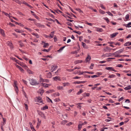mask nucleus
Wrapping results in <instances>:
<instances>
[{
  "mask_svg": "<svg viewBox=\"0 0 131 131\" xmlns=\"http://www.w3.org/2000/svg\"><path fill=\"white\" fill-rule=\"evenodd\" d=\"M30 84L32 85H36L39 84V83H38L36 81L33 79H31L30 80Z\"/></svg>",
  "mask_w": 131,
  "mask_h": 131,
  "instance_id": "obj_1",
  "label": "nucleus"
},
{
  "mask_svg": "<svg viewBox=\"0 0 131 131\" xmlns=\"http://www.w3.org/2000/svg\"><path fill=\"white\" fill-rule=\"evenodd\" d=\"M35 100L36 101L39 103H41L42 101L41 97L39 96L36 97L35 98Z\"/></svg>",
  "mask_w": 131,
  "mask_h": 131,
  "instance_id": "obj_2",
  "label": "nucleus"
},
{
  "mask_svg": "<svg viewBox=\"0 0 131 131\" xmlns=\"http://www.w3.org/2000/svg\"><path fill=\"white\" fill-rule=\"evenodd\" d=\"M112 49L110 48V47H106L103 49V51L105 52H110Z\"/></svg>",
  "mask_w": 131,
  "mask_h": 131,
  "instance_id": "obj_3",
  "label": "nucleus"
},
{
  "mask_svg": "<svg viewBox=\"0 0 131 131\" xmlns=\"http://www.w3.org/2000/svg\"><path fill=\"white\" fill-rule=\"evenodd\" d=\"M39 115L40 116L42 117L44 119H46V116L44 113L41 112H39L38 113Z\"/></svg>",
  "mask_w": 131,
  "mask_h": 131,
  "instance_id": "obj_4",
  "label": "nucleus"
},
{
  "mask_svg": "<svg viewBox=\"0 0 131 131\" xmlns=\"http://www.w3.org/2000/svg\"><path fill=\"white\" fill-rule=\"evenodd\" d=\"M105 69L109 71H112L114 72H116V71L114 70L113 68L111 67H106Z\"/></svg>",
  "mask_w": 131,
  "mask_h": 131,
  "instance_id": "obj_5",
  "label": "nucleus"
},
{
  "mask_svg": "<svg viewBox=\"0 0 131 131\" xmlns=\"http://www.w3.org/2000/svg\"><path fill=\"white\" fill-rule=\"evenodd\" d=\"M81 68V67H75L73 69H68L67 70L69 72H72L74 70L76 69H79Z\"/></svg>",
  "mask_w": 131,
  "mask_h": 131,
  "instance_id": "obj_6",
  "label": "nucleus"
},
{
  "mask_svg": "<svg viewBox=\"0 0 131 131\" xmlns=\"http://www.w3.org/2000/svg\"><path fill=\"white\" fill-rule=\"evenodd\" d=\"M91 59V57L89 54H88L87 55V57L85 59L86 62H87L89 61Z\"/></svg>",
  "mask_w": 131,
  "mask_h": 131,
  "instance_id": "obj_7",
  "label": "nucleus"
},
{
  "mask_svg": "<svg viewBox=\"0 0 131 131\" xmlns=\"http://www.w3.org/2000/svg\"><path fill=\"white\" fill-rule=\"evenodd\" d=\"M54 80L56 81H61L60 78L59 76H56V77L53 78Z\"/></svg>",
  "mask_w": 131,
  "mask_h": 131,
  "instance_id": "obj_8",
  "label": "nucleus"
},
{
  "mask_svg": "<svg viewBox=\"0 0 131 131\" xmlns=\"http://www.w3.org/2000/svg\"><path fill=\"white\" fill-rule=\"evenodd\" d=\"M118 34V32H116L115 33H114L113 34H111V38H113L114 37L116 36Z\"/></svg>",
  "mask_w": 131,
  "mask_h": 131,
  "instance_id": "obj_9",
  "label": "nucleus"
},
{
  "mask_svg": "<svg viewBox=\"0 0 131 131\" xmlns=\"http://www.w3.org/2000/svg\"><path fill=\"white\" fill-rule=\"evenodd\" d=\"M81 122L80 121L79 123V124L78 126V130H80L81 129V128H82V125L81 124Z\"/></svg>",
  "mask_w": 131,
  "mask_h": 131,
  "instance_id": "obj_10",
  "label": "nucleus"
},
{
  "mask_svg": "<svg viewBox=\"0 0 131 131\" xmlns=\"http://www.w3.org/2000/svg\"><path fill=\"white\" fill-rule=\"evenodd\" d=\"M42 43H44L43 46V48H46L47 46H48L49 45V44L48 43H46L45 42L42 41Z\"/></svg>",
  "mask_w": 131,
  "mask_h": 131,
  "instance_id": "obj_11",
  "label": "nucleus"
},
{
  "mask_svg": "<svg viewBox=\"0 0 131 131\" xmlns=\"http://www.w3.org/2000/svg\"><path fill=\"white\" fill-rule=\"evenodd\" d=\"M7 44L10 47V48H13L12 45V42L9 41H8L7 42Z\"/></svg>",
  "mask_w": 131,
  "mask_h": 131,
  "instance_id": "obj_12",
  "label": "nucleus"
},
{
  "mask_svg": "<svg viewBox=\"0 0 131 131\" xmlns=\"http://www.w3.org/2000/svg\"><path fill=\"white\" fill-rule=\"evenodd\" d=\"M52 76V74L50 72H49L47 74V78H51Z\"/></svg>",
  "mask_w": 131,
  "mask_h": 131,
  "instance_id": "obj_13",
  "label": "nucleus"
},
{
  "mask_svg": "<svg viewBox=\"0 0 131 131\" xmlns=\"http://www.w3.org/2000/svg\"><path fill=\"white\" fill-rule=\"evenodd\" d=\"M82 62V60H77L74 61V63L75 64H77L79 63H81Z\"/></svg>",
  "mask_w": 131,
  "mask_h": 131,
  "instance_id": "obj_14",
  "label": "nucleus"
},
{
  "mask_svg": "<svg viewBox=\"0 0 131 131\" xmlns=\"http://www.w3.org/2000/svg\"><path fill=\"white\" fill-rule=\"evenodd\" d=\"M130 45H131V42L129 41L126 42L124 45L125 46H129Z\"/></svg>",
  "mask_w": 131,
  "mask_h": 131,
  "instance_id": "obj_15",
  "label": "nucleus"
},
{
  "mask_svg": "<svg viewBox=\"0 0 131 131\" xmlns=\"http://www.w3.org/2000/svg\"><path fill=\"white\" fill-rule=\"evenodd\" d=\"M96 31H99L100 32H102L103 31V30L101 28H96Z\"/></svg>",
  "mask_w": 131,
  "mask_h": 131,
  "instance_id": "obj_16",
  "label": "nucleus"
},
{
  "mask_svg": "<svg viewBox=\"0 0 131 131\" xmlns=\"http://www.w3.org/2000/svg\"><path fill=\"white\" fill-rule=\"evenodd\" d=\"M54 34V31H53L51 32V33L49 34L50 36L49 37H51V38H52L53 37Z\"/></svg>",
  "mask_w": 131,
  "mask_h": 131,
  "instance_id": "obj_17",
  "label": "nucleus"
},
{
  "mask_svg": "<svg viewBox=\"0 0 131 131\" xmlns=\"http://www.w3.org/2000/svg\"><path fill=\"white\" fill-rule=\"evenodd\" d=\"M0 33L3 36H4L5 35L4 31L3 29H0Z\"/></svg>",
  "mask_w": 131,
  "mask_h": 131,
  "instance_id": "obj_18",
  "label": "nucleus"
},
{
  "mask_svg": "<svg viewBox=\"0 0 131 131\" xmlns=\"http://www.w3.org/2000/svg\"><path fill=\"white\" fill-rule=\"evenodd\" d=\"M48 107L47 105H45V106L41 108V110H45L46 109H48Z\"/></svg>",
  "mask_w": 131,
  "mask_h": 131,
  "instance_id": "obj_19",
  "label": "nucleus"
},
{
  "mask_svg": "<svg viewBox=\"0 0 131 131\" xmlns=\"http://www.w3.org/2000/svg\"><path fill=\"white\" fill-rule=\"evenodd\" d=\"M131 89V86L129 85L124 88V89L126 90H130Z\"/></svg>",
  "mask_w": 131,
  "mask_h": 131,
  "instance_id": "obj_20",
  "label": "nucleus"
},
{
  "mask_svg": "<svg viewBox=\"0 0 131 131\" xmlns=\"http://www.w3.org/2000/svg\"><path fill=\"white\" fill-rule=\"evenodd\" d=\"M111 55V53H107L104 54V57H109Z\"/></svg>",
  "mask_w": 131,
  "mask_h": 131,
  "instance_id": "obj_21",
  "label": "nucleus"
},
{
  "mask_svg": "<svg viewBox=\"0 0 131 131\" xmlns=\"http://www.w3.org/2000/svg\"><path fill=\"white\" fill-rule=\"evenodd\" d=\"M65 47V46L61 47L60 49L58 50V52H60L62 50H63V49Z\"/></svg>",
  "mask_w": 131,
  "mask_h": 131,
  "instance_id": "obj_22",
  "label": "nucleus"
},
{
  "mask_svg": "<svg viewBox=\"0 0 131 131\" xmlns=\"http://www.w3.org/2000/svg\"><path fill=\"white\" fill-rule=\"evenodd\" d=\"M68 122V121L67 120L63 121L61 123V124L63 125H64L66 123Z\"/></svg>",
  "mask_w": 131,
  "mask_h": 131,
  "instance_id": "obj_23",
  "label": "nucleus"
},
{
  "mask_svg": "<svg viewBox=\"0 0 131 131\" xmlns=\"http://www.w3.org/2000/svg\"><path fill=\"white\" fill-rule=\"evenodd\" d=\"M32 34L35 36L37 38H38L39 37V36L37 34L35 33H34Z\"/></svg>",
  "mask_w": 131,
  "mask_h": 131,
  "instance_id": "obj_24",
  "label": "nucleus"
},
{
  "mask_svg": "<svg viewBox=\"0 0 131 131\" xmlns=\"http://www.w3.org/2000/svg\"><path fill=\"white\" fill-rule=\"evenodd\" d=\"M124 51V49H121L118 51H117V52L118 53H121L123 52Z\"/></svg>",
  "mask_w": 131,
  "mask_h": 131,
  "instance_id": "obj_25",
  "label": "nucleus"
},
{
  "mask_svg": "<svg viewBox=\"0 0 131 131\" xmlns=\"http://www.w3.org/2000/svg\"><path fill=\"white\" fill-rule=\"evenodd\" d=\"M16 67L18 68L19 70L21 71H23V69L20 66H18V65H16Z\"/></svg>",
  "mask_w": 131,
  "mask_h": 131,
  "instance_id": "obj_26",
  "label": "nucleus"
},
{
  "mask_svg": "<svg viewBox=\"0 0 131 131\" xmlns=\"http://www.w3.org/2000/svg\"><path fill=\"white\" fill-rule=\"evenodd\" d=\"M15 89V91L17 93L18 92V89L17 86L14 87Z\"/></svg>",
  "mask_w": 131,
  "mask_h": 131,
  "instance_id": "obj_27",
  "label": "nucleus"
},
{
  "mask_svg": "<svg viewBox=\"0 0 131 131\" xmlns=\"http://www.w3.org/2000/svg\"><path fill=\"white\" fill-rule=\"evenodd\" d=\"M30 126V127L32 129L34 128L33 126V125H32V123L31 122H30L29 123Z\"/></svg>",
  "mask_w": 131,
  "mask_h": 131,
  "instance_id": "obj_28",
  "label": "nucleus"
},
{
  "mask_svg": "<svg viewBox=\"0 0 131 131\" xmlns=\"http://www.w3.org/2000/svg\"><path fill=\"white\" fill-rule=\"evenodd\" d=\"M73 32H75L77 34H78L79 35H80L81 34V32L80 31H77L75 30L73 31Z\"/></svg>",
  "mask_w": 131,
  "mask_h": 131,
  "instance_id": "obj_29",
  "label": "nucleus"
},
{
  "mask_svg": "<svg viewBox=\"0 0 131 131\" xmlns=\"http://www.w3.org/2000/svg\"><path fill=\"white\" fill-rule=\"evenodd\" d=\"M115 77V75L114 74H112L111 75H109L108 77L109 78H112Z\"/></svg>",
  "mask_w": 131,
  "mask_h": 131,
  "instance_id": "obj_30",
  "label": "nucleus"
},
{
  "mask_svg": "<svg viewBox=\"0 0 131 131\" xmlns=\"http://www.w3.org/2000/svg\"><path fill=\"white\" fill-rule=\"evenodd\" d=\"M19 42L20 43L19 45L20 47H22L24 46V45L23 43V42H21L20 41H19Z\"/></svg>",
  "mask_w": 131,
  "mask_h": 131,
  "instance_id": "obj_31",
  "label": "nucleus"
},
{
  "mask_svg": "<svg viewBox=\"0 0 131 131\" xmlns=\"http://www.w3.org/2000/svg\"><path fill=\"white\" fill-rule=\"evenodd\" d=\"M55 67V65H54L52 66L51 68V69L50 70L51 71V72H53V68Z\"/></svg>",
  "mask_w": 131,
  "mask_h": 131,
  "instance_id": "obj_32",
  "label": "nucleus"
},
{
  "mask_svg": "<svg viewBox=\"0 0 131 131\" xmlns=\"http://www.w3.org/2000/svg\"><path fill=\"white\" fill-rule=\"evenodd\" d=\"M15 24H18L19 25L21 26H23V27L24 26V25L23 24H22L21 23H18V22H15Z\"/></svg>",
  "mask_w": 131,
  "mask_h": 131,
  "instance_id": "obj_33",
  "label": "nucleus"
},
{
  "mask_svg": "<svg viewBox=\"0 0 131 131\" xmlns=\"http://www.w3.org/2000/svg\"><path fill=\"white\" fill-rule=\"evenodd\" d=\"M129 18V15L128 14H127L125 16V19L126 20H128Z\"/></svg>",
  "mask_w": 131,
  "mask_h": 131,
  "instance_id": "obj_34",
  "label": "nucleus"
},
{
  "mask_svg": "<svg viewBox=\"0 0 131 131\" xmlns=\"http://www.w3.org/2000/svg\"><path fill=\"white\" fill-rule=\"evenodd\" d=\"M83 92V90H82L81 89L80 90V91H79L78 92H77V94L78 95L80 94L81 93Z\"/></svg>",
  "mask_w": 131,
  "mask_h": 131,
  "instance_id": "obj_35",
  "label": "nucleus"
},
{
  "mask_svg": "<svg viewBox=\"0 0 131 131\" xmlns=\"http://www.w3.org/2000/svg\"><path fill=\"white\" fill-rule=\"evenodd\" d=\"M54 96H59L60 95V94L59 93L57 92L54 93Z\"/></svg>",
  "mask_w": 131,
  "mask_h": 131,
  "instance_id": "obj_36",
  "label": "nucleus"
},
{
  "mask_svg": "<svg viewBox=\"0 0 131 131\" xmlns=\"http://www.w3.org/2000/svg\"><path fill=\"white\" fill-rule=\"evenodd\" d=\"M27 72L29 74H33V72L30 70H27Z\"/></svg>",
  "mask_w": 131,
  "mask_h": 131,
  "instance_id": "obj_37",
  "label": "nucleus"
},
{
  "mask_svg": "<svg viewBox=\"0 0 131 131\" xmlns=\"http://www.w3.org/2000/svg\"><path fill=\"white\" fill-rule=\"evenodd\" d=\"M54 101L55 102H59L60 101V100L59 98H57L54 99Z\"/></svg>",
  "mask_w": 131,
  "mask_h": 131,
  "instance_id": "obj_38",
  "label": "nucleus"
},
{
  "mask_svg": "<svg viewBox=\"0 0 131 131\" xmlns=\"http://www.w3.org/2000/svg\"><path fill=\"white\" fill-rule=\"evenodd\" d=\"M63 84L64 86H66L68 85L69 84L68 83H63Z\"/></svg>",
  "mask_w": 131,
  "mask_h": 131,
  "instance_id": "obj_39",
  "label": "nucleus"
},
{
  "mask_svg": "<svg viewBox=\"0 0 131 131\" xmlns=\"http://www.w3.org/2000/svg\"><path fill=\"white\" fill-rule=\"evenodd\" d=\"M82 45L85 48H87L86 47H85V46H86V44L83 42H82Z\"/></svg>",
  "mask_w": 131,
  "mask_h": 131,
  "instance_id": "obj_40",
  "label": "nucleus"
},
{
  "mask_svg": "<svg viewBox=\"0 0 131 131\" xmlns=\"http://www.w3.org/2000/svg\"><path fill=\"white\" fill-rule=\"evenodd\" d=\"M17 82L15 81L14 82V87L17 86Z\"/></svg>",
  "mask_w": 131,
  "mask_h": 131,
  "instance_id": "obj_41",
  "label": "nucleus"
},
{
  "mask_svg": "<svg viewBox=\"0 0 131 131\" xmlns=\"http://www.w3.org/2000/svg\"><path fill=\"white\" fill-rule=\"evenodd\" d=\"M125 26L126 27L128 28H129L131 27L129 23H128L126 25H125Z\"/></svg>",
  "mask_w": 131,
  "mask_h": 131,
  "instance_id": "obj_42",
  "label": "nucleus"
},
{
  "mask_svg": "<svg viewBox=\"0 0 131 131\" xmlns=\"http://www.w3.org/2000/svg\"><path fill=\"white\" fill-rule=\"evenodd\" d=\"M43 85L44 86H45V88L48 87L49 85L47 84L44 83L43 84Z\"/></svg>",
  "mask_w": 131,
  "mask_h": 131,
  "instance_id": "obj_43",
  "label": "nucleus"
},
{
  "mask_svg": "<svg viewBox=\"0 0 131 131\" xmlns=\"http://www.w3.org/2000/svg\"><path fill=\"white\" fill-rule=\"evenodd\" d=\"M99 11L102 14H104L105 13V12L101 9H100Z\"/></svg>",
  "mask_w": 131,
  "mask_h": 131,
  "instance_id": "obj_44",
  "label": "nucleus"
},
{
  "mask_svg": "<svg viewBox=\"0 0 131 131\" xmlns=\"http://www.w3.org/2000/svg\"><path fill=\"white\" fill-rule=\"evenodd\" d=\"M15 31L16 32L18 33H20L21 32V31L20 30H19L18 29H16L15 30Z\"/></svg>",
  "mask_w": 131,
  "mask_h": 131,
  "instance_id": "obj_45",
  "label": "nucleus"
},
{
  "mask_svg": "<svg viewBox=\"0 0 131 131\" xmlns=\"http://www.w3.org/2000/svg\"><path fill=\"white\" fill-rule=\"evenodd\" d=\"M99 76L96 75H94L91 76L92 78H94L98 77Z\"/></svg>",
  "mask_w": 131,
  "mask_h": 131,
  "instance_id": "obj_46",
  "label": "nucleus"
},
{
  "mask_svg": "<svg viewBox=\"0 0 131 131\" xmlns=\"http://www.w3.org/2000/svg\"><path fill=\"white\" fill-rule=\"evenodd\" d=\"M84 73H88L91 74H93L94 73L93 72H88L87 71H84Z\"/></svg>",
  "mask_w": 131,
  "mask_h": 131,
  "instance_id": "obj_47",
  "label": "nucleus"
},
{
  "mask_svg": "<svg viewBox=\"0 0 131 131\" xmlns=\"http://www.w3.org/2000/svg\"><path fill=\"white\" fill-rule=\"evenodd\" d=\"M123 55H119L118 54H116L115 56V57H122Z\"/></svg>",
  "mask_w": 131,
  "mask_h": 131,
  "instance_id": "obj_48",
  "label": "nucleus"
},
{
  "mask_svg": "<svg viewBox=\"0 0 131 131\" xmlns=\"http://www.w3.org/2000/svg\"><path fill=\"white\" fill-rule=\"evenodd\" d=\"M94 64L93 63H91V66H90V68L91 69H93V67L94 66Z\"/></svg>",
  "mask_w": 131,
  "mask_h": 131,
  "instance_id": "obj_49",
  "label": "nucleus"
},
{
  "mask_svg": "<svg viewBox=\"0 0 131 131\" xmlns=\"http://www.w3.org/2000/svg\"><path fill=\"white\" fill-rule=\"evenodd\" d=\"M25 108L26 110H28V105L27 104H25Z\"/></svg>",
  "mask_w": 131,
  "mask_h": 131,
  "instance_id": "obj_50",
  "label": "nucleus"
},
{
  "mask_svg": "<svg viewBox=\"0 0 131 131\" xmlns=\"http://www.w3.org/2000/svg\"><path fill=\"white\" fill-rule=\"evenodd\" d=\"M76 10L77 11L79 12H82L81 11V9L80 8H76Z\"/></svg>",
  "mask_w": 131,
  "mask_h": 131,
  "instance_id": "obj_51",
  "label": "nucleus"
},
{
  "mask_svg": "<svg viewBox=\"0 0 131 131\" xmlns=\"http://www.w3.org/2000/svg\"><path fill=\"white\" fill-rule=\"evenodd\" d=\"M2 13H4L5 15L7 16L8 17V16L9 14L6 13L4 12L3 11Z\"/></svg>",
  "mask_w": 131,
  "mask_h": 131,
  "instance_id": "obj_52",
  "label": "nucleus"
},
{
  "mask_svg": "<svg viewBox=\"0 0 131 131\" xmlns=\"http://www.w3.org/2000/svg\"><path fill=\"white\" fill-rule=\"evenodd\" d=\"M80 82H81L80 81H76V82H74L73 83L75 84H79L81 83Z\"/></svg>",
  "mask_w": 131,
  "mask_h": 131,
  "instance_id": "obj_53",
  "label": "nucleus"
},
{
  "mask_svg": "<svg viewBox=\"0 0 131 131\" xmlns=\"http://www.w3.org/2000/svg\"><path fill=\"white\" fill-rule=\"evenodd\" d=\"M106 13H107L109 15L112 16H113V15L110 12H106Z\"/></svg>",
  "mask_w": 131,
  "mask_h": 131,
  "instance_id": "obj_54",
  "label": "nucleus"
},
{
  "mask_svg": "<svg viewBox=\"0 0 131 131\" xmlns=\"http://www.w3.org/2000/svg\"><path fill=\"white\" fill-rule=\"evenodd\" d=\"M80 72V71L78 70V71H75V72H74V73L75 74H76L78 73H79Z\"/></svg>",
  "mask_w": 131,
  "mask_h": 131,
  "instance_id": "obj_55",
  "label": "nucleus"
},
{
  "mask_svg": "<svg viewBox=\"0 0 131 131\" xmlns=\"http://www.w3.org/2000/svg\"><path fill=\"white\" fill-rule=\"evenodd\" d=\"M103 87H100L99 88H97L96 87V90H98V91H99Z\"/></svg>",
  "mask_w": 131,
  "mask_h": 131,
  "instance_id": "obj_56",
  "label": "nucleus"
},
{
  "mask_svg": "<svg viewBox=\"0 0 131 131\" xmlns=\"http://www.w3.org/2000/svg\"><path fill=\"white\" fill-rule=\"evenodd\" d=\"M124 99V98L123 97H122L121 98H120L118 100V101H121L122 100Z\"/></svg>",
  "mask_w": 131,
  "mask_h": 131,
  "instance_id": "obj_57",
  "label": "nucleus"
},
{
  "mask_svg": "<svg viewBox=\"0 0 131 131\" xmlns=\"http://www.w3.org/2000/svg\"><path fill=\"white\" fill-rule=\"evenodd\" d=\"M56 12L57 13H59V12L60 13H62V12L60 10H59L58 9L57 10H56Z\"/></svg>",
  "mask_w": 131,
  "mask_h": 131,
  "instance_id": "obj_58",
  "label": "nucleus"
},
{
  "mask_svg": "<svg viewBox=\"0 0 131 131\" xmlns=\"http://www.w3.org/2000/svg\"><path fill=\"white\" fill-rule=\"evenodd\" d=\"M63 16L64 17H65L66 18H70V19H71V17H69V16L67 15H66L65 16H64V15H63Z\"/></svg>",
  "mask_w": 131,
  "mask_h": 131,
  "instance_id": "obj_59",
  "label": "nucleus"
},
{
  "mask_svg": "<svg viewBox=\"0 0 131 131\" xmlns=\"http://www.w3.org/2000/svg\"><path fill=\"white\" fill-rule=\"evenodd\" d=\"M22 81H23V82L26 85H27V82L24 80V79H23L22 80Z\"/></svg>",
  "mask_w": 131,
  "mask_h": 131,
  "instance_id": "obj_60",
  "label": "nucleus"
},
{
  "mask_svg": "<svg viewBox=\"0 0 131 131\" xmlns=\"http://www.w3.org/2000/svg\"><path fill=\"white\" fill-rule=\"evenodd\" d=\"M3 121H4V123H3V124L4 125L5 124V122L6 120L4 118H3Z\"/></svg>",
  "mask_w": 131,
  "mask_h": 131,
  "instance_id": "obj_61",
  "label": "nucleus"
},
{
  "mask_svg": "<svg viewBox=\"0 0 131 131\" xmlns=\"http://www.w3.org/2000/svg\"><path fill=\"white\" fill-rule=\"evenodd\" d=\"M104 19L106 21L107 23H108L109 21L108 19L106 17L105 18H104Z\"/></svg>",
  "mask_w": 131,
  "mask_h": 131,
  "instance_id": "obj_62",
  "label": "nucleus"
},
{
  "mask_svg": "<svg viewBox=\"0 0 131 131\" xmlns=\"http://www.w3.org/2000/svg\"><path fill=\"white\" fill-rule=\"evenodd\" d=\"M100 7L102 8V9H105V7H104L102 4H101L100 5Z\"/></svg>",
  "mask_w": 131,
  "mask_h": 131,
  "instance_id": "obj_63",
  "label": "nucleus"
},
{
  "mask_svg": "<svg viewBox=\"0 0 131 131\" xmlns=\"http://www.w3.org/2000/svg\"><path fill=\"white\" fill-rule=\"evenodd\" d=\"M117 67H123V66L122 64H119L117 65Z\"/></svg>",
  "mask_w": 131,
  "mask_h": 131,
  "instance_id": "obj_64",
  "label": "nucleus"
}]
</instances>
